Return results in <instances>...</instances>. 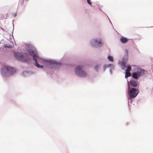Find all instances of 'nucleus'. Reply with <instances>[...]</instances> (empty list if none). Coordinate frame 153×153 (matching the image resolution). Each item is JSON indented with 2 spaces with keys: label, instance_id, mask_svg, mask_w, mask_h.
I'll list each match as a JSON object with an SVG mask.
<instances>
[{
  "label": "nucleus",
  "instance_id": "obj_1",
  "mask_svg": "<svg viewBox=\"0 0 153 153\" xmlns=\"http://www.w3.org/2000/svg\"><path fill=\"white\" fill-rule=\"evenodd\" d=\"M83 66L79 65L77 66L75 71L76 74L80 77H86L87 74L83 70Z\"/></svg>",
  "mask_w": 153,
  "mask_h": 153
},
{
  "label": "nucleus",
  "instance_id": "obj_2",
  "mask_svg": "<svg viewBox=\"0 0 153 153\" xmlns=\"http://www.w3.org/2000/svg\"><path fill=\"white\" fill-rule=\"evenodd\" d=\"M28 53L29 54L33 56V59L35 61V65L38 68H43V65H40L38 63L37 61V58H38V54L37 52L35 50L31 49L28 51Z\"/></svg>",
  "mask_w": 153,
  "mask_h": 153
},
{
  "label": "nucleus",
  "instance_id": "obj_3",
  "mask_svg": "<svg viewBox=\"0 0 153 153\" xmlns=\"http://www.w3.org/2000/svg\"><path fill=\"white\" fill-rule=\"evenodd\" d=\"M139 93V90L137 89L134 88H132L130 89L128 88V95H129L128 99L131 100L132 99L135 97ZM132 102V101L131 100Z\"/></svg>",
  "mask_w": 153,
  "mask_h": 153
},
{
  "label": "nucleus",
  "instance_id": "obj_4",
  "mask_svg": "<svg viewBox=\"0 0 153 153\" xmlns=\"http://www.w3.org/2000/svg\"><path fill=\"white\" fill-rule=\"evenodd\" d=\"M16 71V69L10 67L5 66L2 69V73L8 74V76L12 75Z\"/></svg>",
  "mask_w": 153,
  "mask_h": 153
},
{
  "label": "nucleus",
  "instance_id": "obj_5",
  "mask_svg": "<svg viewBox=\"0 0 153 153\" xmlns=\"http://www.w3.org/2000/svg\"><path fill=\"white\" fill-rule=\"evenodd\" d=\"M14 55L15 56L17 59L22 61L25 62L27 61L26 59L25 56L20 53L18 52H15L14 53Z\"/></svg>",
  "mask_w": 153,
  "mask_h": 153
},
{
  "label": "nucleus",
  "instance_id": "obj_6",
  "mask_svg": "<svg viewBox=\"0 0 153 153\" xmlns=\"http://www.w3.org/2000/svg\"><path fill=\"white\" fill-rule=\"evenodd\" d=\"M144 71L141 68H138L137 70V71L136 72L138 74V76L142 75L144 74Z\"/></svg>",
  "mask_w": 153,
  "mask_h": 153
},
{
  "label": "nucleus",
  "instance_id": "obj_7",
  "mask_svg": "<svg viewBox=\"0 0 153 153\" xmlns=\"http://www.w3.org/2000/svg\"><path fill=\"white\" fill-rule=\"evenodd\" d=\"M94 42L96 45L99 46H101V45L100 46V45H101L102 43V42L101 39H95L94 40Z\"/></svg>",
  "mask_w": 153,
  "mask_h": 153
},
{
  "label": "nucleus",
  "instance_id": "obj_8",
  "mask_svg": "<svg viewBox=\"0 0 153 153\" xmlns=\"http://www.w3.org/2000/svg\"><path fill=\"white\" fill-rule=\"evenodd\" d=\"M120 41L123 43H126L128 41L127 39L124 37H122L120 39Z\"/></svg>",
  "mask_w": 153,
  "mask_h": 153
},
{
  "label": "nucleus",
  "instance_id": "obj_9",
  "mask_svg": "<svg viewBox=\"0 0 153 153\" xmlns=\"http://www.w3.org/2000/svg\"><path fill=\"white\" fill-rule=\"evenodd\" d=\"M130 84L132 86L135 87L137 86V82L134 80H132L130 81Z\"/></svg>",
  "mask_w": 153,
  "mask_h": 153
},
{
  "label": "nucleus",
  "instance_id": "obj_10",
  "mask_svg": "<svg viewBox=\"0 0 153 153\" xmlns=\"http://www.w3.org/2000/svg\"><path fill=\"white\" fill-rule=\"evenodd\" d=\"M132 76L135 79H137L138 76V74L136 72L133 73L132 74Z\"/></svg>",
  "mask_w": 153,
  "mask_h": 153
},
{
  "label": "nucleus",
  "instance_id": "obj_11",
  "mask_svg": "<svg viewBox=\"0 0 153 153\" xmlns=\"http://www.w3.org/2000/svg\"><path fill=\"white\" fill-rule=\"evenodd\" d=\"M131 74L130 72L129 71H126V75L125 76V77L126 78H127L128 77H129L131 76Z\"/></svg>",
  "mask_w": 153,
  "mask_h": 153
},
{
  "label": "nucleus",
  "instance_id": "obj_12",
  "mask_svg": "<svg viewBox=\"0 0 153 153\" xmlns=\"http://www.w3.org/2000/svg\"><path fill=\"white\" fill-rule=\"evenodd\" d=\"M108 60L110 61L111 62H113L114 59L113 56H108Z\"/></svg>",
  "mask_w": 153,
  "mask_h": 153
},
{
  "label": "nucleus",
  "instance_id": "obj_13",
  "mask_svg": "<svg viewBox=\"0 0 153 153\" xmlns=\"http://www.w3.org/2000/svg\"><path fill=\"white\" fill-rule=\"evenodd\" d=\"M131 67L130 65L128 66L127 67V69L126 70V71H129V72L131 71Z\"/></svg>",
  "mask_w": 153,
  "mask_h": 153
},
{
  "label": "nucleus",
  "instance_id": "obj_14",
  "mask_svg": "<svg viewBox=\"0 0 153 153\" xmlns=\"http://www.w3.org/2000/svg\"><path fill=\"white\" fill-rule=\"evenodd\" d=\"M87 1L88 4H91L92 3L91 0H87Z\"/></svg>",
  "mask_w": 153,
  "mask_h": 153
},
{
  "label": "nucleus",
  "instance_id": "obj_15",
  "mask_svg": "<svg viewBox=\"0 0 153 153\" xmlns=\"http://www.w3.org/2000/svg\"><path fill=\"white\" fill-rule=\"evenodd\" d=\"M92 45L93 47H95V45L94 44V42H93L92 43Z\"/></svg>",
  "mask_w": 153,
  "mask_h": 153
},
{
  "label": "nucleus",
  "instance_id": "obj_16",
  "mask_svg": "<svg viewBox=\"0 0 153 153\" xmlns=\"http://www.w3.org/2000/svg\"><path fill=\"white\" fill-rule=\"evenodd\" d=\"M111 65L112 66V65H113L112 64H110L108 65V66H110Z\"/></svg>",
  "mask_w": 153,
  "mask_h": 153
},
{
  "label": "nucleus",
  "instance_id": "obj_17",
  "mask_svg": "<svg viewBox=\"0 0 153 153\" xmlns=\"http://www.w3.org/2000/svg\"><path fill=\"white\" fill-rule=\"evenodd\" d=\"M124 66L125 67H126V65L125 64H124Z\"/></svg>",
  "mask_w": 153,
  "mask_h": 153
},
{
  "label": "nucleus",
  "instance_id": "obj_18",
  "mask_svg": "<svg viewBox=\"0 0 153 153\" xmlns=\"http://www.w3.org/2000/svg\"><path fill=\"white\" fill-rule=\"evenodd\" d=\"M16 14H15V16L16 15Z\"/></svg>",
  "mask_w": 153,
  "mask_h": 153
}]
</instances>
